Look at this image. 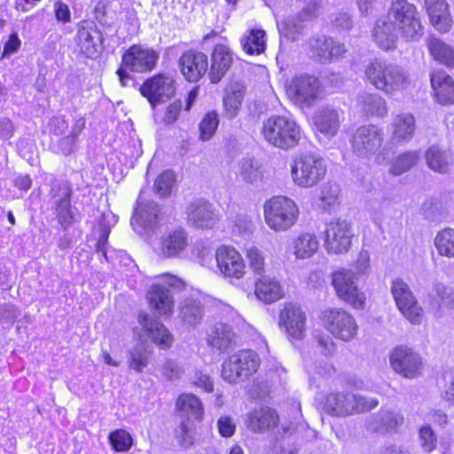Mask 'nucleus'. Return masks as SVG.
Returning a JSON list of instances; mask_svg holds the SVG:
<instances>
[{"mask_svg":"<svg viewBox=\"0 0 454 454\" xmlns=\"http://www.w3.org/2000/svg\"><path fill=\"white\" fill-rule=\"evenodd\" d=\"M263 217L270 230L277 232L286 231L297 222L299 207L287 197H273L263 205Z\"/></svg>","mask_w":454,"mask_h":454,"instance_id":"5","label":"nucleus"},{"mask_svg":"<svg viewBox=\"0 0 454 454\" xmlns=\"http://www.w3.org/2000/svg\"><path fill=\"white\" fill-rule=\"evenodd\" d=\"M390 364L395 372L407 379H415L422 373L420 356L406 346H400L391 352Z\"/></svg>","mask_w":454,"mask_h":454,"instance_id":"15","label":"nucleus"},{"mask_svg":"<svg viewBox=\"0 0 454 454\" xmlns=\"http://www.w3.org/2000/svg\"><path fill=\"white\" fill-rule=\"evenodd\" d=\"M139 90L155 106L168 100L175 94L174 80L168 74H158L146 79Z\"/></svg>","mask_w":454,"mask_h":454,"instance_id":"18","label":"nucleus"},{"mask_svg":"<svg viewBox=\"0 0 454 454\" xmlns=\"http://www.w3.org/2000/svg\"><path fill=\"white\" fill-rule=\"evenodd\" d=\"M190 237L182 227L175 228L162 234L154 250L162 258L179 257L188 247Z\"/></svg>","mask_w":454,"mask_h":454,"instance_id":"19","label":"nucleus"},{"mask_svg":"<svg viewBox=\"0 0 454 454\" xmlns=\"http://www.w3.org/2000/svg\"><path fill=\"white\" fill-rule=\"evenodd\" d=\"M175 434L180 446L189 448L193 445L195 442V427L190 419L185 418L182 419Z\"/></svg>","mask_w":454,"mask_h":454,"instance_id":"48","label":"nucleus"},{"mask_svg":"<svg viewBox=\"0 0 454 454\" xmlns=\"http://www.w3.org/2000/svg\"><path fill=\"white\" fill-rule=\"evenodd\" d=\"M109 441L115 451L125 452L133 445L131 435L124 429H117L109 434Z\"/></svg>","mask_w":454,"mask_h":454,"instance_id":"51","label":"nucleus"},{"mask_svg":"<svg viewBox=\"0 0 454 454\" xmlns=\"http://www.w3.org/2000/svg\"><path fill=\"white\" fill-rule=\"evenodd\" d=\"M217 427L223 437H231L235 432L236 425L230 417L224 416L218 419Z\"/></svg>","mask_w":454,"mask_h":454,"instance_id":"63","label":"nucleus"},{"mask_svg":"<svg viewBox=\"0 0 454 454\" xmlns=\"http://www.w3.org/2000/svg\"><path fill=\"white\" fill-rule=\"evenodd\" d=\"M69 196L70 192H66L64 197L56 202L57 217L59 222L65 226L70 225L73 222Z\"/></svg>","mask_w":454,"mask_h":454,"instance_id":"54","label":"nucleus"},{"mask_svg":"<svg viewBox=\"0 0 454 454\" xmlns=\"http://www.w3.org/2000/svg\"><path fill=\"white\" fill-rule=\"evenodd\" d=\"M160 54L153 48L140 44L130 46L122 55V67L136 73L153 71L159 61Z\"/></svg>","mask_w":454,"mask_h":454,"instance_id":"14","label":"nucleus"},{"mask_svg":"<svg viewBox=\"0 0 454 454\" xmlns=\"http://www.w3.org/2000/svg\"><path fill=\"white\" fill-rule=\"evenodd\" d=\"M316 340L325 356H331L335 352L336 344L330 336L319 333L316 336Z\"/></svg>","mask_w":454,"mask_h":454,"instance_id":"61","label":"nucleus"},{"mask_svg":"<svg viewBox=\"0 0 454 454\" xmlns=\"http://www.w3.org/2000/svg\"><path fill=\"white\" fill-rule=\"evenodd\" d=\"M176 410L180 416L201 420L204 415V408L201 401L193 394H181L176 401Z\"/></svg>","mask_w":454,"mask_h":454,"instance_id":"34","label":"nucleus"},{"mask_svg":"<svg viewBox=\"0 0 454 454\" xmlns=\"http://www.w3.org/2000/svg\"><path fill=\"white\" fill-rule=\"evenodd\" d=\"M150 353L143 346L135 347L129 352V366L137 372H141L149 363Z\"/></svg>","mask_w":454,"mask_h":454,"instance_id":"52","label":"nucleus"},{"mask_svg":"<svg viewBox=\"0 0 454 454\" xmlns=\"http://www.w3.org/2000/svg\"><path fill=\"white\" fill-rule=\"evenodd\" d=\"M159 206L153 201H142L139 197L137 207L131 218V225L139 235L153 231L159 223Z\"/></svg>","mask_w":454,"mask_h":454,"instance_id":"20","label":"nucleus"},{"mask_svg":"<svg viewBox=\"0 0 454 454\" xmlns=\"http://www.w3.org/2000/svg\"><path fill=\"white\" fill-rule=\"evenodd\" d=\"M321 320L324 327L338 340L349 342L357 335L358 325L355 317L343 309L324 310Z\"/></svg>","mask_w":454,"mask_h":454,"instance_id":"9","label":"nucleus"},{"mask_svg":"<svg viewBox=\"0 0 454 454\" xmlns=\"http://www.w3.org/2000/svg\"><path fill=\"white\" fill-rule=\"evenodd\" d=\"M260 365L258 355L250 350H241L225 359L222 364V377L225 381H243L256 372Z\"/></svg>","mask_w":454,"mask_h":454,"instance_id":"8","label":"nucleus"},{"mask_svg":"<svg viewBox=\"0 0 454 454\" xmlns=\"http://www.w3.org/2000/svg\"><path fill=\"white\" fill-rule=\"evenodd\" d=\"M244 95L245 88L239 82L231 83L226 90L223 103L225 115L228 118L232 119L238 115Z\"/></svg>","mask_w":454,"mask_h":454,"instance_id":"38","label":"nucleus"},{"mask_svg":"<svg viewBox=\"0 0 454 454\" xmlns=\"http://www.w3.org/2000/svg\"><path fill=\"white\" fill-rule=\"evenodd\" d=\"M306 316L299 306L286 305L279 313V325L294 339L301 340L305 335Z\"/></svg>","mask_w":454,"mask_h":454,"instance_id":"23","label":"nucleus"},{"mask_svg":"<svg viewBox=\"0 0 454 454\" xmlns=\"http://www.w3.org/2000/svg\"><path fill=\"white\" fill-rule=\"evenodd\" d=\"M379 405L376 398L365 397L350 392L331 393L325 397L324 410L335 417H347L366 412Z\"/></svg>","mask_w":454,"mask_h":454,"instance_id":"6","label":"nucleus"},{"mask_svg":"<svg viewBox=\"0 0 454 454\" xmlns=\"http://www.w3.org/2000/svg\"><path fill=\"white\" fill-rule=\"evenodd\" d=\"M312 121L317 132L326 137H333L343 121V113L329 106H324L314 114Z\"/></svg>","mask_w":454,"mask_h":454,"instance_id":"24","label":"nucleus"},{"mask_svg":"<svg viewBox=\"0 0 454 454\" xmlns=\"http://www.w3.org/2000/svg\"><path fill=\"white\" fill-rule=\"evenodd\" d=\"M239 174L245 182L251 184L259 183L262 178L261 169L254 166L252 160H245L241 162Z\"/></svg>","mask_w":454,"mask_h":454,"instance_id":"55","label":"nucleus"},{"mask_svg":"<svg viewBox=\"0 0 454 454\" xmlns=\"http://www.w3.org/2000/svg\"><path fill=\"white\" fill-rule=\"evenodd\" d=\"M323 88L318 78L301 74L291 80L286 87L290 99L301 106H310L321 98Z\"/></svg>","mask_w":454,"mask_h":454,"instance_id":"11","label":"nucleus"},{"mask_svg":"<svg viewBox=\"0 0 454 454\" xmlns=\"http://www.w3.org/2000/svg\"><path fill=\"white\" fill-rule=\"evenodd\" d=\"M354 231L351 223L336 219L327 223L325 231V247L328 254H341L349 251Z\"/></svg>","mask_w":454,"mask_h":454,"instance_id":"12","label":"nucleus"},{"mask_svg":"<svg viewBox=\"0 0 454 454\" xmlns=\"http://www.w3.org/2000/svg\"><path fill=\"white\" fill-rule=\"evenodd\" d=\"M186 214L189 224L196 228L210 229L219 221L217 210L203 200L192 202L187 207Z\"/></svg>","mask_w":454,"mask_h":454,"instance_id":"22","label":"nucleus"},{"mask_svg":"<svg viewBox=\"0 0 454 454\" xmlns=\"http://www.w3.org/2000/svg\"><path fill=\"white\" fill-rule=\"evenodd\" d=\"M355 275L356 277L369 275L371 271V258L367 250H361L354 262Z\"/></svg>","mask_w":454,"mask_h":454,"instance_id":"60","label":"nucleus"},{"mask_svg":"<svg viewBox=\"0 0 454 454\" xmlns=\"http://www.w3.org/2000/svg\"><path fill=\"white\" fill-rule=\"evenodd\" d=\"M309 53L322 62L331 61L346 52L343 43L333 41L332 38H311L309 41Z\"/></svg>","mask_w":454,"mask_h":454,"instance_id":"27","label":"nucleus"},{"mask_svg":"<svg viewBox=\"0 0 454 454\" xmlns=\"http://www.w3.org/2000/svg\"><path fill=\"white\" fill-rule=\"evenodd\" d=\"M361 110L367 116L384 117L387 114L386 100L377 94H363L359 97Z\"/></svg>","mask_w":454,"mask_h":454,"instance_id":"39","label":"nucleus"},{"mask_svg":"<svg viewBox=\"0 0 454 454\" xmlns=\"http://www.w3.org/2000/svg\"><path fill=\"white\" fill-rule=\"evenodd\" d=\"M392 126L394 140H410L414 134L415 120L411 114H401L394 118Z\"/></svg>","mask_w":454,"mask_h":454,"instance_id":"40","label":"nucleus"},{"mask_svg":"<svg viewBox=\"0 0 454 454\" xmlns=\"http://www.w3.org/2000/svg\"><path fill=\"white\" fill-rule=\"evenodd\" d=\"M404 423L403 415L395 410L382 409L377 419L371 422L370 427L375 431L393 432Z\"/></svg>","mask_w":454,"mask_h":454,"instance_id":"37","label":"nucleus"},{"mask_svg":"<svg viewBox=\"0 0 454 454\" xmlns=\"http://www.w3.org/2000/svg\"><path fill=\"white\" fill-rule=\"evenodd\" d=\"M175 184V174L170 170H166L157 176L153 184V188L157 195L165 198L171 194Z\"/></svg>","mask_w":454,"mask_h":454,"instance_id":"49","label":"nucleus"},{"mask_svg":"<svg viewBox=\"0 0 454 454\" xmlns=\"http://www.w3.org/2000/svg\"><path fill=\"white\" fill-rule=\"evenodd\" d=\"M108 217L109 216L106 215V214H102V215L100 216L98 225L101 229V233L98 237V243H97V252L102 253V254L106 258V260H107L106 247L108 236H109V233L111 231L110 221H109Z\"/></svg>","mask_w":454,"mask_h":454,"instance_id":"56","label":"nucleus"},{"mask_svg":"<svg viewBox=\"0 0 454 454\" xmlns=\"http://www.w3.org/2000/svg\"><path fill=\"white\" fill-rule=\"evenodd\" d=\"M54 12L55 18L59 22H62L64 24L70 22L71 12L69 6L67 4L61 1H57L54 4Z\"/></svg>","mask_w":454,"mask_h":454,"instance_id":"64","label":"nucleus"},{"mask_svg":"<svg viewBox=\"0 0 454 454\" xmlns=\"http://www.w3.org/2000/svg\"><path fill=\"white\" fill-rule=\"evenodd\" d=\"M180 317L189 325L198 324L202 317L200 303L192 299L184 300L180 307Z\"/></svg>","mask_w":454,"mask_h":454,"instance_id":"45","label":"nucleus"},{"mask_svg":"<svg viewBox=\"0 0 454 454\" xmlns=\"http://www.w3.org/2000/svg\"><path fill=\"white\" fill-rule=\"evenodd\" d=\"M391 294L403 316L412 324H419L422 309L406 282L396 278L391 282Z\"/></svg>","mask_w":454,"mask_h":454,"instance_id":"13","label":"nucleus"},{"mask_svg":"<svg viewBox=\"0 0 454 454\" xmlns=\"http://www.w3.org/2000/svg\"><path fill=\"white\" fill-rule=\"evenodd\" d=\"M138 322L146 332V335L162 349L172 346L174 337L167 327L158 320L150 318L145 313L139 314Z\"/></svg>","mask_w":454,"mask_h":454,"instance_id":"26","label":"nucleus"},{"mask_svg":"<svg viewBox=\"0 0 454 454\" xmlns=\"http://www.w3.org/2000/svg\"><path fill=\"white\" fill-rule=\"evenodd\" d=\"M178 67L186 81L197 82L208 69L207 56L200 51H187L179 58Z\"/></svg>","mask_w":454,"mask_h":454,"instance_id":"21","label":"nucleus"},{"mask_svg":"<svg viewBox=\"0 0 454 454\" xmlns=\"http://www.w3.org/2000/svg\"><path fill=\"white\" fill-rule=\"evenodd\" d=\"M74 40L79 51L87 58H97L103 49L102 35L92 21L78 23Z\"/></svg>","mask_w":454,"mask_h":454,"instance_id":"17","label":"nucleus"},{"mask_svg":"<svg viewBox=\"0 0 454 454\" xmlns=\"http://www.w3.org/2000/svg\"><path fill=\"white\" fill-rule=\"evenodd\" d=\"M425 158L430 169L442 175L448 174L454 164L453 153L436 145L427 149Z\"/></svg>","mask_w":454,"mask_h":454,"instance_id":"31","label":"nucleus"},{"mask_svg":"<svg viewBox=\"0 0 454 454\" xmlns=\"http://www.w3.org/2000/svg\"><path fill=\"white\" fill-rule=\"evenodd\" d=\"M332 24L340 31H346L352 27V20L346 12H337L333 15Z\"/></svg>","mask_w":454,"mask_h":454,"instance_id":"62","label":"nucleus"},{"mask_svg":"<svg viewBox=\"0 0 454 454\" xmlns=\"http://www.w3.org/2000/svg\"><path fill=\"white\" fill-rule=\"evenodd\" d=\"M427 47L434 59L445 66L454 67V49L442 40L431 37Z\"/></svg>","mask_w":454,"mask_h":454,"instance_id":"41","label":"nucleus"},{"mask_svg":"<svg viewBox=\"0 0 454 454\" xmlns=\"http://www.w3.org/2000/svg\"><path fill=\"white\" fill-rule=\"evenodd\" d=\"M423 30L417 7L407 0H396L387 16L376 22L373 38L379 47L389 51L395 48L398 34L405 41L414 42L423 35Z\"/></svg>","mask_w":454,"mask_h":454,"instance_id":"1","label":"nucleus"},{"mask_svg":"<svg viewBox=\"0 0 454 454\" xmlns=\"http://www.w3.org/2000/svg\"><path fill=\"white\" fill-rule=\"evenodd\" d=\"M431 85L438 103L450 105L454 103V80L444 71L431 74Z\"/></svg>","mask_w":454,"mask_h":454,"instance_id":"30","label":"nucleus"},{"mask_svg":"<svg viewBox=\"0 0 454 454\" xmlns=\"http://www.w3.org/2000/svg\"><path fill=\"white\" fill-rule=\"evenodd\" d=\"M254 294L258 300L265 303H271L284 296V290L275 278L262 277L255 281Z\"/></svg>","mask_w":454,"mask_h":454,"instance_id":"33","label":"nucleus"},{"mask_svg":"<svg viewBox=\"0 0 454 454\" xmlns=\"http://www.w3.org/2000/svg\"><path fill=\"white\" fill-rule=\"evenodd\" d=\"M234 339L235 333L230 325L217 323L208 332L207 342L211 348L224 351L231 346Z\"/></svg>","mask_w":454,"mask_h":454,"instance_id":"35","label":"nucleus"},{"mask_svg":"<svg viewBox=\"0 0 454 454\" xmlns=\"http://www.w3.org/2000/svg\"><path fill=\"white\" fill-rule=\"evenodd\" d=\"M332 285L336 294L343 301L355 309H362L365 303V294L357 285L354 271L340 268L332 273Z\"/></svg>","mask_w":454,"mask_h":454,"instance_id":"10","label":"nucleus"},{"mask_svg":"<svg viewBox=\"0 0 454 454\" xmlns=\"http://www.w3.org/2000/svg\"><path fill=\"white\" fill-rule=\"evenodd\" d=\"M241 44L247 54H261L266 48L265 31L251 29L249 34L241 39Z\"/></svg>","mask_w":454,"mask_h":454,"instance_id":"43","label":"nucleus"},{"mask_svg":"<svg viewBox=\"0 0 454 454\" xmlns=\"http://www.w3.org/2000/svg\"><path fill=\"white\" fill-rule=\"evenodd\" d=\"M216 267L224 278L240 279L246 274V262L241 254L233 247L222 246L215 254Z\"/></svg>","mask_w":454,"mask_h":454,"instance_id":"16","label":"nucleus"},{"mask_svg":"<svg viewBox=\"0 0 454 454\" xmlns=\"http://www.w3.org/2000/svg\"><path fill=\"white\" fill-rule=\"evenodd\" d=\"M327 171L326 163L319 154L311 152L297 155L291 164V177L294 184L310 188L324 179Z\"/></svg>","mask_w":454,"mask_h":454,"instance_id":"4","label":"nucleus"},{"mask_svg":"<svg viewBox=\"0 0 454 454\" xmlns=\"http://www.w3.org/2000/svg\"><path fill=\"white\" fill-rule=\"evenodd\" d=\"M211 60L209 78L212 83H217L231 67L232 56L225 45L218 44L214 49Z\"/></svg>","mask_w":454,"mask_h":454,"instance_id":"32","label":"nucleus"},{"mask_svg":"<svg viewBox=\"0 0 454 454\" xmlns=\"http://www.w3.org/2000/svg\"><path fill=\"white\" fill-rule=\"evenodd\" d=\"M392 202L387 198L374 200L371 202L369 212L372 219L377 224H381L386 215L390 212Z\"/></svg>","mask_w":454,"mask_h":454,"instance_id":"50","label":"nucleus"},{"mask_svg":"<svg viewBox=\"0 0 454 454\" xmlns=\"http://www.w3.org/2000/svg\"><path fill=\"white\" fill-rule=\"evenodd\" d=\"M419 442L426 452H431L436 448L437 438L429 426H423L419 430Z\"/></svg>","mask_w":454,"mask_h":454,"instance_id":"57","label":"nucleus"},{"mask_svg":"<svg viewBox=\"0 0 454 454\" xmlns=\"http://www.w3.org/2000/svg\"><path fill=\"white\" fill-rule=\"evenodd\" d=\"M262 134L271 145L288 150L299 144L301 138V128L293 119L272 116L263 121Z\"/></svg>","mask_w":454,"mask_h":454,"instance_id":"3","label":"nucleus"},{"mask_svg":"<svg viewBox=\"0 0 454 454\" xmlns=\"http://www.w3.org/2000/svg\"><path fill=\"white\" fill-rule=\"evenodd\" d=\"M151 308L159 317H170L174 310V298L169 290L160 285L153 284L147 293Z\"/></svg>","mask_w":454,"mask_h":454,"instance_id":"28","label":"nucleus"},{"mask_svg":"<svg viewBox=\"0 0 454 454\" xmlns=\"http://www.w3.org/2000/svg\"><path fill=\"white\" fill-rule=\"evenodd\" d=\"M424 5L433 27L440 33L449 32L452 18L446 0H424Z\"/></svg>","mask_w":454,"mask_h":454,"instance_id":"25","label":"nucleus"},{"mask_svg":"<svg viewBox=\"0 0 454 454\" xmlns=\"http://www.w3.org/2000/svg\"><path fill=\"white\" fill-rule=\"evenodd\" d=\"M319 249L317 238L311 233L305 232L299 235L293 241V254L296 259H309L314 256Z\"/></svg>","mask_w":454,"mask_h":454,"instance_id":"36","label":"nucleus"},{"mask_svg":"<svg viewBox=\"0 0 454 454\" xmlns=\"http://www.w3.org/2000/svg\"><path fill=\"white\" fill-rule=\"evenodd\" d=\"M85 125L86 120L84 117H79L74 121L71 133L60 138L58 143V150L60 153L67 156L75 150L78 137L85 129Z\"/></svg>","mask_w":454,"mask_h":454,"instance_id":"42","label":"nucleus"},{"mask_svg":"<svg viewBox=\"0 0 454 454\" xmlns=\"http://www.w3.org/2000/svg\"><path fill=\"white\" fill-rule=\"evenodd\" d=\"M246 257L248 266L256 275H262L265 271V258L262 252L255 247H251L246 249Z\"/></svg>","mask_w":454,"mask_h":454,"instance_id":"53","label":"nucleus"},{"mask_svg":"<svg viewBox=\"0 0 454 454\" xmlns=\"http://www.w3.org/2000/svg\"><path fill=\"white\" fill-rule=\"evenodd\" d=\"M369 84L386 95L406 89L410 83L407 72L399 65L387 60L374 59L364 69Z\"/></svg>","mask_w":454,"mask_h":454,"instance_id":"2","label":"nucleus"},{"mask_svg":"<svg viewBox=\"0 0 454 454\" xmlns=\"http://www.w3.org/2000/svg\"><path fill=\"white\" fill-rule=\"evenodd\" d=\"M278 423L277 412L268 407L254 409L247 415L246 425L254 433H262L275 427Z\"/></svg>","mask_w":454,"mask_h":454,"instance_id":"29","label":"nucleus"},{"mask_svg":"<svg viewBox=\"0 0 454 454\" xmlns=\"http://www.w3.org/2000/svg\"><path fill=\"white\" fill-rule=\"evenodd\" d=\"M434 244L441 256L454 259V229L445 228L440 231L434 238Z\"/></svg>","mask_w":454,"mask_h":454,"instance_id":"44","label":"nucleus"},{"mask_svg":"<svg viewBox=\"0 0 454 454\" xmlns=\"http://www.w3.org/2000/svg\"><path fill=\"white\" fill-rule=\"evenodd\" d=\"M340 193L339 186L335 184L327 183L322 186L319 200L325 206H332L337 202Z\"/></svg>","mask_w":454,"mask_h":454,"instance_id":"59","label":"nucleus"},{"mask_svg":"<svg viewBox=\"0 0 454 454\" xmlns=\"http://www.w3.org/2000/svg\"><path fill=\"white\" fill-rule=\"evenodd\" d=\"M160 372L166 380H176L182 377L184 370L177 362L168 359L162 364Z\"/></svg>","mask_w":454,"mask_h":454,"instance_id":"58","label":"nucleus"},{"mask_svg":"<svg viewBox=\"0 0 454 454\" xmlns=\"http://www.w3.org/2000/svg\"><path fill=\"white\" fill-rule=\"evenodd\" d=\"M419 160L417 152H407L395 158L390 168V172L395 176H400L410 170Z\"/></svg>","mask_w":454,"mask_h":454,"instance_id":"46","label":"nucleus"},{"mask_svg":"<svg viewBox=\"0 0 454 454\" xmlns=\"http://www.w3.org/2000/svg\"><path fill=\"white\" fill-rule=\"evenodd\" d=\"M219 125V117L216 111L207 113L199 124L200 139L208 141L215 135Z\"/></svg>","mask_w":454,"mask_h":454,"instance_id":"47","label":"nucleus"},{"mask_svg":"<svg viewBox=\"0 0 454 454\" xmlns=\"http://www.w3.org/2000/svg\"><path fill=\"white\" fill-rule=\"evenodd\" d=\"M385 142L383 129L376 125H363L350 139L352 152L361 159L379 158Z\"/></svg>","mask_w":454,"mask_h":454,"instance_id":"7","label":"nucleus"}]
</instances>
